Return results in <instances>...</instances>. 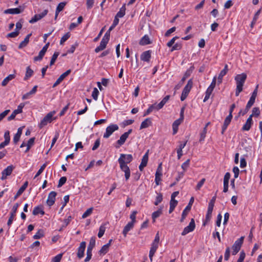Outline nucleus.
I'll use <instances>...</instances> for the list:
<instances>
[{
    "label": "nucleus",
    "instance_id": "obj_1",
    "mask_svg": "<svg viewBox=\"0 0 262 262\" xmlns=\"http://www.w3.org/2000/svg\"><path fill=\"white\" fill-rule=\"evenodd\" d=\"M159 241H160V236H159V232H158L157 233V234H156L154 241H153V242L151 244V248H150V249L149 251V257L150 260L151 261H152V257L158 248V244H159Z\"/></svg>",
    "mask_w": 262,
    "mask_h": 262
},
{
    "label": "nucleus",
    "instance_id": "obj_2",
    "mask_svg": "<svg viewBox=\"0 0 262 262\" xmlns=\"http://www.w3.org/2000/svg\"><path fill=\"white\" fill-rule=\"evenodd\" d=\"M193 85V81L191 79H189L187 82V84L185 86L183 90L181 96V100L184 101L187 98L189 93L190 92Z\"/></svg>",
    "mask_w": 262,
    "mask_h": 262
},
{
    "label": "nucleus",
    "instance_id": "obj_3",
    "mask_svg": "<svg viewBox=\"0 0 262 262\" xmlns=\"http://www.w3.org/2000/svg\"><path fill=\"white\" fill-rule=\"evenodd\" d=\"M118 162L120 165V169L125 173V180L126 181H127L129 179L130 175V171L129 168L127 164H125L124 161L121 159H120V160H118Z\"/></svg>",
    "mask_w": 262,
    "mask_h": 262
},
{
    "label": "nucleus",
    "instance_id": "obj_4",
    "mask_svg": "<svg viewBox=\"0 0 262 262\" xmlns=\"http://www.w3.org/2000/svg\"><path fill=\"white\" fill-rule=\"evenodd\" d=\"M55 114V112H51L47 114V115L41 120L39 124L40 128H42L46 126L48 123H51L53 120V116Z\"/></svg>",
    "mask_w": 262,
    "mask_h": 262
},
{
    "label": "nucleus",
    "instance_id": "obj_5",
    "mask_svg": "<svg viewBox=\"0 0 262 262\" xmlns=\"http://www.w3.org/2000/svg\"><path fill=\"white\" fill-rule=\"evenodd\" d=\"M119 127L118 125L112 124L106 128L105 133L103 135L104 138H108L116 130H118Z\"/></svg>",
    "mask_w": 262,
    "mask_h": 262
},
{
    "label": "nucleus",
    "instance_id": "obj_6",
    "mask_svg": "<svg viewBox=\"0 0 262 262\" xmlns=\"http://www.w3.org/2000/svg\"><path fill=\"white\" fill-rule=\"evenodd\" d=\"M244 238V237L242 236L235 242L234 244L232 246V255H236L239 251L243 243Z\"/></svg>",
    "mask_w": 262,
    "mask_h": 262
},
{
    "label": "nucleus",
    "instance_id": "obj_7",
    "mask_svg": "<svg viewBox=\"0 0 262 262\" xmlns=\"http://www.w3.org/2000/svg\"><path fill=\"white\" fill-rule=\"evenodd\" d=\"M195 227V224L194 220L193 219H192L191 220L189 224V225L184 228L181 234L183 236L186 235L188 233L193 231L194 230Z\"/></svg>",
    "mask_w": 262,
    "mask_h": 262
},
{
    "label": "nucleus",
    "instance_id": "obj_8",
    "mask_svg": "<svg viewBox=\"0 0 262 262\" xmlns=\"http://www.w3.org/2000/svg\"><path fill=\"white\" fill-rule=\"evenodd\" d=\"M25 106V104L23 103H20L17 107L16 110H15L11 115L7 118L8 121H11L14 119L17 114L22 113L23 108Z\"/></svg>",
    "mask_w": 262,
    "mask_h": 262
},
{
    "label": "nucleus",
    "instance_id": "obj_9",
    "mask_svg": "<svg viewBox=\"0 0 262 262\" xmlns=\"http://www.w3.org/2000/svg\"><path fill=\"white\" fill-rule=\"evenodd\" d=\"M191 71L190 70H188L185 73L183 77H182L181 80L179 82L178 84H177L174 87L175 91L178 90L180 89L181 86L183 85L184 81L186 80V78L189 77L191 75Z\"/></svg>",
    "mask_w": 262,
    "mask_h": 262
},
{
    "label": "nucleus",
    "instance_id": "obj_10",
    "mask_svg": "<svg viewBox=\"0 0 262 262\" xmlns=\"http://www.w3.org/2000/svg\"><path fill=\"white\" fill-rule=\"evenodd\" d=\"M14 166L12 165L8 166L6 168L3 170L2 172V177L1 179L4 180L6 179L7 177L10 176L13 170L14 169Z\"/></svg>",
    "mask_w": 262,
    "mask_h": 262
},
{
    "label": "nucleus",
    "instance_id": "obj_11",
    "mask_svg": "<svg viewBox=\"0 0 262 262\" xmlns=\"http://www.w3.org/2000/svg\"><path fill=\"white\" fill-rule=\"evenodd\" d=\"M86 247V242H82L80 244V246L78 248V251L77 253V256L79 258L81 259L84 256V251Z\"/></svg>",
    "mask_w": 262,
    "mask_h": 262
},
{
    "label": "nucleus",
    "instance_id": "obj_12",
    "mask_svg": "<svg viewBox=\"0 0 262 262\" xmlns=\"http://www.w3.org/2000/svg\"><path fill=\"white\" fill-rule=\"evenodd\" d=\"M71 72V70L70 69L67 70L66 72L62 74L59 78L56 80L55 82L53 85V88H55L57 86L58 84L60 83V82L67 76H68Z\"/></svg>",
    "mask_w": 262,
    "mask_h": 262
},
{
    "label": "nucleus",
    "instance_id": "obj_13",
    "mask_svg": "<svg viewBox=\"0 0 262 262\" xmlns=\"http://www.w3.org/2000/svg\"><path fill=\"white\" fill-rule=\"evenodd\" d=\"M57 193L55 191H51L48 195V199L47 200V203L48 206H52L55 201V198Z\"/></svg>",
    "mask_w": 262,
    "mask_h": 262
},
{
    "label": "nucleus",
    "instance_id": "obj_14",
    "mask_svg": "<svg viewBox=\"0 0 262 262\" xmlns=\"http://www.w3.org/2000/svg\"><path fill=\"white\" fill-rule=\"evenodd\" d=\"M120 159L124 161L125 164H127L132 161L133 158L132 155L130 154H121L118 159V160H120Z\"/></svg>",
    "mask_w": 262,
    "mask_h": 262
},
{
    "label": "nucleus",
    "instance_id": "obj_15",
    "mask_svg": "<svg viewBox=\"0 0 262 262\" xmlns=\"http://www.w3.org/2000/svg\"><path fill=\"white\" fill-rule=\"evenodd\" d=\"M230 178V173L228 172H226L224 178V189L223 192H227L228 190L229 180Z\"/></svg>",
    "mask_w": 262,
    "mask_h": 262
},
{
    "label": "nucleus",
    "instance_id": "obj_16",
    "mask_svg": "<svg viewBox=\"0 0 262 262\" xmlns=\"http://www.w3.org/2000/svg\"><path fill=\"white\" fill-rule=\"evenodd\" d=\"M109 40L102 38L100 43L95 50V52L98 53L99 52L103 50L105 48Z\"/></svg>",
    "mask_w": 262,
    "mask_h": 262
},
{
    "label": "nucleus",
    "instance_id": "obj_17",
    "mask_svg": "<svg viewBox=\"0 0 262 262\" xmlns=\"http://www.w3.org/2000/svg\"><path fill=\"white\" fill-rule=\"evenodd\" d=\"M151 51L150 50L143 52L141 55V59L142 61L149 62L151 58Z\"/></svg>",
    "mask_w": 262,
    "mask_h": 262
},
{
    "label": "nucleus",
    "instance_id": "obj_18",
    "mask_svg": "<svg viewBox=\"0 0 262 262\" xmlns=\"http://www.w3.org/2000/svg\"><path fill=\"white\" fill-rule=\"evenodd\" d=\"M258 88V85H257L255 90H254V91L252 93V94L250 98V100H249V101L247 103V104H248L249 105H250L251 106H252L255 102V98L257 96Z\"/></svg>",
    "mask_w": 262,
    "mask_h": 262
},
{
    "label": "nucleus",
    "instance_id": "obj_19",
    "mask_svg": "<svg viewBox=\"0 0 262 262\" xmlns=\"http://www.w3.org/2000/svg\"><path fill=\"white\" fill-rule=\"evenodd\" d=\"M232 118V115H229L225 119L224 124L222 126V134H223L228 126L230 123Z\"/></svg>",
    "mask_w": 262,
    "mask_h": 262
},
{
    "label": "nucleus",
    "instance_id": "obj_20",
    "mask_svg": "<svg viewBox=\"0 0 262 262\" xmlns=\"http://www.w3.org/2000/svg\"><path fill=\"white\" fill-rule=\"evenodd\" d=\"M128 137L126 134H125L124 133L120 137V139L117 141V142H116L117 145H115V147L117 148H119L120 146H121V145H122L123 144H124L126 140L127 139V138Z\"/></svg>",
    "mask_w": 262,
    "mask_h": 262
},
{
    "label": "nucleus",
    "instance_id": "obj_21",
    "mask_svg": "<svg viewBox=\"0 0 262 262\" xmlns=\"http://www.w3.org/2000/svg\"><path fill=\"white\" fill-rule=\"evenodd\" d=\"M252 124V119H251V117H249L247 119L246 123L244 124L242 127V130L245 131L249 130Z\"/></svg>",
    "mask_w": 262,
    "mask_h": 262
},
{
    "label": "nucleus",
    "instance_id": "obj_22",
    "mask_svg": "<svg viewBox=\"0 0 262 262\" xmlns=\"http://www.w3.org/2000/svg\"><path fill=\"white\" fill-rule=\"evenodd\" d=\"M45 211L43 210V207L42 205H39L36 207H35L32 212V214L34 215H37L39 214H40L41 215L45 214Z\"/></svg>",
    "mask_w": 262,
    "mask_h": 262
},
{
    "label": "nucleus",
    "instance_id": "obj_23",
    "mask_svg": "<svg viewBox=\"0 0 262 262\" xmlns=\"http://www.w3.org/2000/svg\"><path fill=\"white\" fill-rule=\"evenodd\" d=\"M246 78V75L245 74L243 73L242 74H239L236 76L235 80L236 81V83L244 84Z\"/></svg>",
    "mask_w": 262,
    "mask_h": 262
},
{
    "label": "nucleus",
    "instance_id": "obj_24",
    "mask_svg": "<svg viewBox=\"0 0 262 262\" xmlns=\"http://www.w3.org/2000/svg\"><path fill=\"white\" fill-rule=\"evenodd\" d=\"M28 185V182L27 181L25 182L23 186L19 189L16 194L14 197V200H16L19 196H20L23 192L25 190Z\"/></svg>",
    "mask_w": 262,
    "mask_h": 262
},
{
    "label": "nucleus",
    "instance_id": "obj_25",
    "mask_svg": "<svg viewBox=\"0 0 262 262\" xmlns=\"http://www.w3.org/2000/svg\"><path fill=\"white\" fill-rule=\"evenodd\" d=\"M23 9H20L19 8L8 9L4 11L5 14H19L23 12Z\"/></svg>",
    "mask_w": 262,
    "mask_h": 262
},
{
    "label": "nucleus",
    "instance_id": "obj_26",
    "mask_svg": "<svg viewBox=\"0 0 262 262\" xmlns=\"http://www.w3.org/2000/svg\"><path fill=\"white\" fill-rule=\"evenodd\" d=\"M228 70V66L227 64H226L225 66L224 69L221 71L219 75L217 82L219 84L222 83L223 77L226 74Z\"/></svg>",
    "mask_w": 262,
    "mask_h": 262
},
{
    "label": "nucleus",
    "instance_id": "obj_27",
    "mask_svg": "<svg viewBox=\"0 0 262 262\" xmlns=\"http://www.w3.org/2000/svg\"><path fill=\"white\" fill-rule=\"evenodd\" d=\"M37 85L34 86L29 92L27 93L26 94H24L23 96L22 99L26 100V99H29L31 95L35 94V93L37 91Z\"/></svg>",
    "mask_w": 262,
    "mask_h": 262
},
{
    "label": "nucleus",
    "instance_id": "obj_28",
    "mask_svg": "<svg viewBox=\"0 0 262 262\" xmlns=\"http://www.w3.org/2000/svg\"><path fill=\"white\" fill-rule=\"evenodd\" d=\"M163 207L160 206L158 210L152 213V222H155L156 219L159 217L162 213Z\"/></svg>",
    "mask_w": 262,
    "mask_h": 262
},
{
    "label": "nucleus",
    "instance_id": "obj_29",
    "mask_svg": "<svg viewBox=\"0 0 262 262\" xmlns=\"http://www.w3.org/2000/svg\"><path fill=\"white\" fill-rule=\"evenodd\" d=\"M134 224L133 222H129L124 227L122 233L125 237L126 236L128 232L134 227Z\"/></svg>",
    "mask_w": 262,
    "mask_h": 262
},
{
    "label": "nucleus",
    "instance_id": "obj_30",
    "mask_svg": "<svg viewBox=\"0 0 262 262\" xmlns=\"http://www.w3.org/2000/svg\"><path fill=\"white\" fill-rule=\"evenodd\" d=\"M139 43L142 46H145L151 43L149 36L147 35H145L141 39Z\"/></svg>",
    "mask_w": 262,
    "mask_h": 262
},
{
    "label": "nucleus",
    "instance_id": "obj_31",
    "mask_svg": "<svg viewBox=\"0 0 262 262\" xmlns=\"http://www.w3.org/2000/svg\"><path fill=\"white\" fill-rule=\"evenodd\" d=\"M151 124V119L149 118H146L145 120H144L141 123L140 127V129L147 128Z\"/></svg>",
    "mask_w": 262,
    "mask_h": 262
},
{
    "label": "nucleus",
    "instance_id": "obj_32",
    "mask_svg": "<svg viewBox=\"0 0 262 262\" xmlns=\"http://www.w3.org/2000/svg\"><path fill=\"white\" fill-rule=\"evenodd\" d=\"M32 34L30 33V34H28L26 37H25V38L24 39V40L23 41H22L19 45L18 46V48L19 49H22L23 48L26 47L27 44L28 43L29 41V38L30 37V36H31Z\"/></svg>",
    "mask_w": 262,
    "mask_h": 262
},
{
    "label": "nucleus",
    "instance_id": "obj_33",
    "mask_svg": "<svg viewBox=\"0 0 262 262\" xmlns=\"http://www.w3.org/2000/svg\"><path fill=\"white\" fill-rule=\"evenodd\" d=\"M15 74H10L3 80L2 82V85L3 86H6L10 80L15 78Z\"/></svg>",
    "mask_w": 262,
    "mask_h": 262
},
{
    "label": "nucleus",
    "instance_id": "obj_34",
    "mask_svg": "<svg viewBox=\"0 0 262 262\" xmlns=\"http://www.w3.org/2000/svg\"><path fill=\"white\" fill-rule=\"evenodd\" d=\"M22 134V129L21 127H19L17 129V132L16 134L14 135L13 137V142L14 144H16L19 141L20 137Z\"/></svg>",
    "mask_w": 262,
    "mask_h": 262
},
{
    "label": "nucleus",
    "instance_id": "obj_35",
    "mask_svg": "<svg viewBox=\"0 0 262 262\" xmlns=\"http://www.w3.org/2000/svg\"><path fill=\"white\" fill-rule=\"evenodd\" d=\"M181 124L180 119H177L174 121L172 124V130L173 134L174 135L178 132V127L179 125Z\"/></svg>",
    "mask_w": 262,
    "mask_h": 262
},
{
    "label": "nucleus",
    "instance_id": "obj_36",
    "mask_svg": "<svg viewBox=\"0 0 262 262\" xmlns=\"http://www.w3.org/2000/svg\"><path fill=\"white\" fill-rule=\"evenodd\" d=\"M95 243H96V237L94 236L90 238L89 244L88 248H87V250L92 251L93 249L95 246Z\"/></svg>",
    "mask_w": 262,
    "mask_h": 262
},
{
    "label": "nucleus",
    "instance_id": "obj_37",
    "mask_svg": "<svg viewBox=\"0 0 262 262\" xmlns=\"http://www.w3.org/2000/svg\"><path fill=\"white\" fill-rule=\"evenodd\" d=\"M125 10H126L125 4H124L122 6V7L120 9V10L118 12V13L116 14V16H117V17H119V18L123 17L125 14Z\"/></svg>",
    "mask_w": 262,
    "mask_h": 262
},
{
    "label": "nucleus",
    "instance_id": "obj_38",
    "mask_svg": "<svg viewBox=\"0 0 262 262\" xmlns=\"http://www.w3.org/2000/svg\"><path fill=\"white\" fill-rule=\"evenodd\" d=\"M190 209L191 208H189V206L186 207L185 209L183 211L182 217L180 220L181 222H183L184 221Z\"/></svg>",
    "mask_w": 262,
    "mask_h": 262
},
{
    "label": "nucleus",
    "instance_id": "obj_39",
    "mask_svg": "<svg viewBox=\"0 0 262 262\" xmlns=\"http://www.w3.org/2000/svg\"><path fill=\"white\" fill-rule=\"evenodd\" d=\"M33 74V71L30 68V67H28L26 69V72L24 77V80H27L29 78L32 76Z\"/></svg>",
    "mask_w": 262,
    "mask_h": 262
},
{
    "label": "nucleus",
    "instance_id": "obj_40",
    "mask_svg": "<svg viewBox=\"0 0 262 262\" xmlns=\"http://www.w3.org/2000/svg\"><path fill=\"white\" fill-rule=\"evenodd\" d=\"M260 110L259 108L257 107H254L252 109V113L250 115L249 117H251V119L253 116L257 117L260 115Z\"/></svg>",
    "mask_w": 262,
    "mask_h": 262
},
{
    "label": "nucleus",
    "instance_id": "obj_41",
    "mask_svg": "<svg viewBox=\"0 0 262 262\" xmlns=\"http://www.w3.org/2000/svg\"><path fill=\"white\" fill-rule=\"evenodd\" d=\"M213 90V89L208 88V89H207V90L205 92V96L203 100L204 102H206L209 99L211 94H212Z\"/></svg>",
    "mask_w": 262,
    "mask_h": 262
},
{
    "label": "nucleus",
    "instance_id": "obj_42",
    "mask_svg": "<svg viewBox=\"0 0 262 262\" xmlns=\"http://www.w3.org/2000/svg\"><path fill=\"white\" fill-rule=\"evenodd\" d=\"M261 8H260L259 10H258L256 12V13L255 14L254 16V17L253 18V20L251 22V27L252 28L253 27V26L255 25L257 18H258V15H259L260 12H261Z\"/></svg>",
    "mask_w": 262,
    "mask_h": 262
},
{
    "label": "nucleus",
    "instance_id": "obj_43",
    "mask_svg": "<svg viewBox=\"0 0 262 262\" xmlns=\"http://www.w3.org/2000/svg\"><path fill=\"white\" fill-rule=\"evenodd\" d=\"M244 84L236 83V89L235 91V96H238L239 93L243 91Z\"/></svg>",
    "mask_w": 262,
    "mask_h": 262
},
{
    "label": "nucleus",
    "instance_id": "obj_44",
    "mask_svg": "<svg viewBox=\"0 0 262 262\" xmlns=\"http://www.w3.org/2000/svg\"><path fill=\"white\" fill-rule=\"evenodd\" d=\"M148 152L149 150H148L147 152L145 154V155L143 156L141 163V164H143L145 165H147L148 160Z\"/></svg>",
    "mask_w": 262,
    "mask_h": 262
},
{
    "label": "nucleus",
    "instance_id": "obj_45",
    "mask_svg": "<svg viewBox=\"0 0 262 262\" xmlns=\"http://www.w3.org/2000/svg\"><path fill=\"white\" fill-rule=\"evenodd\" d=\"M66 2H61L60 3L57 8H56V11H57V13H59L60 12H61V11H62V10L63 9L64 7H65V6L66 5Z\"/></svg>",
    "mask_w": 262,
    "mask_h": 262
},
{
    "label": "nucleus",
    "instance_id": "obj_46",
    "mask_svg": "<svg viewBox=\"0 0 262 262\" xmlns=\"http://www.w3.org/2000/svg\"><path fill=\"white\" fill-rule=\"evenodd\" d=\"M251 107V106H250L247 104L246 108L244 110H241V111L238 113V116H239L240 115H242V116L245 115L246 114H247L248 113V112L249 111Z\"/></svg>",
    "mask_w": 262,
    "mask_h": 262
},
{
    "label": "nucleus",
    "instance_id": "obj_47",
    "mask_svg": "<svg viewBox=\"0 0 262 262\" xmlns=\"http://www.w3.org/2000/svg\"><path fill=\"white\" fill-rule=\"evenodd\" d=\"M43 231L41 229L39 230L33 236L34 239H39L41 237H43Z\"/></svg>",
    "mask_w": 262,
    "mask_h": 262
},
{
    "label": "nucleus",
    "instance_id": "obj_48",
    "mask_svg": "<svg viewBox=\"0 0 262 262\" xmlns=\"http://www.w3.org/2000/svg\"><path fill=\"white\" fill-rule=\"evenodd\" d=\"M93 208L91 207L87 209L82 214V217L85 219L90 215L93 212Z\"/></svg>",
    "mask_w": 262,
    "mask_h": 262
},
{
    "label": "nucleus",
    "instance_id": "obj_49",
    "mask_svg": "<svg viewBox=\"0 0 262 262\" xmlns=\"http://www.w3.org/2000/svg\"><path fill=\"white\" fill-rule=\"evenodd\" d=\"M45 54V53L43 52V51H40L39 52L38 55L34 57V61H37L41 60Z\"/></svg>",
    "mask_w": 262,
    "mask_h": 262
},
{
    "label": "nucleus",
    "instance_id": "obj_50",
    "mask_svg": "<svg viewBox=\"0 0 262 262\" xmlns=\"http://www.w3.org/2000/svg\"><path fill=\"white\" fill-rule=\"evenodd\" d=\"M59 53V52H55L54 54L53 55L52 58H51V61H50V66H51L52 65H53L56 61V60L57 59V57L58 56Z\"/></svg>",
    "mask_w": 262,
    "mask_h": 262
},
{
    "label": "nucleus",
    "instance_id": "obj_51",
    "mask_svg": "<svg viewBox=\"0 0 262 262\" xmlns=\"http://www.w3.org/2000/svg\"><path fill=\"white\" fill-rule=\"evenodd\" d=\"M108 245H103L101 247V249L99 250V253L100 254H106L108 252V249H109Z\"/></svg>",
    "mask_w": 262,
    "mask_h": 262
},
{
    "label": "nucleus",
    "instance_id": "obj_52",
    "mask_svg": "<svg viewBox=\"0 0 262 262\" xmlns=\"http://www.w3.org/2000/svg\"><path fill=\"white\" fill-rule=\"evenodd\" d=\"M163 200V195L161 193H158V195L156 198V201L154 202V204L156 206L158 205Z\"/></svg>",
    "mask_w": 262,
    "mask_h": 262
},
{
    "label": "nucleus",
    "instance_id": "obj_53",
    "mask_svg": "<svg viewBox=\"0 0 262 262\" xmlns=\"http://www.w3.org/2000/svg\"><path fill=\"white\" fill-rule=\"evenodd\" d=\"M206 133H207V129H206V127H204L203 130L200 133V138L199 140L200 142H202L204 140L205 138L206 137Z\"/></svg>",
    "mask_w": 262,
    "mask_h": 262
},
{
    "label": "nucleus",
    "instance_id": "obj_54",
    "mask_svg": "<svg viewBox=\"0 0 262 262\" xmlns=\"http://www.w3.org/2000/svg\"><path fill=\"white\" fill-rule=\"evenodd\" d=\"M70 36V33H67L65 34L61 38L60 41V44L62 45L67 40L69 39Z\"/></svg>",
    "mask_w": 262,
    "mask_h": 262
},
{
    "label": "nucleus",
    "instance_id": "obj_55",
    "mask_svg": "<svg viewBox=\"0 0 262 262\" xmlns=\"http://www.w3.org/2000/svg\"><path fill=\"white\" fill-rule=\"evenodd\" d=\"M62 253L58 254L52 259L51 262H60L62 258Z\"/></svg>",
    "mask_w": 262,
    "mask_h": 262
},
{
    "label": "nucleus",
    "instance_id": "obj_56",
    "mask_svg": "<svg viewBox=\"0 0 262 262\" xmlns=\"http://www.w3.org/2000/svg\"><path fill=\"white\" fill-rule=\"evenodd\" d=\"M46 166H47V163H44L40 167V168H39V169L38 170V171L36 173V175L35 176L34 179L37 178L38 176H39L42 172V171L44 170V169H45Z\"/></svg>",
    "mask_w": 262,
    "mask_h": 262
},
{
    "label": "nucleus",
    "instance_id": "obj_57",
    "mask_svg": "<svg viewBox=\"0 0 262 262\" xmlns=\"http://www.w3.org/2000/svg\"><path fill=\"white\" fill-rule=\"evenodd\" d=\"M105 231V227L104 226H103V225H101L100 227V228H99V232H98V236L99 238H101L104 235Z\"/></svg>",
    "mask_w": 262,
    "mask_h": 262
},
{
    "label": "nucleus",
    "instance_id": "obj_58",
    "mask_svg": "<svg viewBox=\"0 0 262 262\" xmlns=\"http://www.w3.org/2000/svg\"><path fill=\"white\" fill-rule=\"evenodd\" d=\"M99 92L98 89L96 88H95L92 92V96L95 100H97L98 99V96Z\"/></svg>",
    "mask_w": 262,
    "mask_h": 262
},
{
    "label": "nucleus",
    "instance_id": "obj_59",
    "mask_svg": "<svg viewBox=\"0 0 262 262\" xmlns=\"http://www.w3.org/2000/svg\"><path fill=\"white\" fill-rule=\"evenodd\" d=\"M18 206L19 204L18 203H16L13 205L12 210L10 212V215H12V216H15V213L17 211Z\"/></svg>",
    "mask_w": 262,
    "mask_h": 262
},
{
    "label": "nucleus",
    "instance_id": "obj_60",
    "mask_svg": "<svg viewBox=\"0 0 262 262\" xmlns=\"http://www.w3.org/2000/svg\"><path fill=\"white\" fill-rule=\"evenodd\" d=\"M189 163H190V160L188 159L184 163H183L182 164V165H181V167L184 170L183 172H184L185 171H186L187 170V169L188 168V167L189 166Z\"/></svg>",
    "mask_w": 262,
    "mask_h": 262
},
{
    "label": "nucleus",
    "instance_id": "obj_61",
    "mask_svg": "<svg viewBox=\"0 0 262 262\" xmlns=\"http://www.w3.org/2000/svg\"><path fill=\"white\" fill-rule=\"evenodd\" d=\"M78 43L76 42L74 45L71 46L70 49L68 50V53H73L76 49V48L78 47Z\"/></svg>",
    "mask_w": 262,
    "mask_h": 262
},
{
    "label": "nucleus",
    "instance_id": "obj_62",
    "mask_svg": "<svg viewBox=\"0 0 262 262\" xmlns=\"http://www.w3.org/2000/svg\"><path fill=\"white\" fill-rule=\"evenodd\" d=\"M67 181V178L66 177H62L60 178L58 184V187H61L63 185H64Z\"/></svg>",
    "mask_w": 262,
    "mask_h": 262
},
{
    "label": "nucleus",
    "instance_id": "obj_63",
    "mask_svg": "<svg viewBox=\"0 0 262 262\" xmlns=\"http://www.w3.org/2000/svg\"><path fill=\"white\" fill-rule=\"evenodd\" d=\"M182 48V45L181 43H176L173 46L170 50L171 52H173L175 50H179Z\"/></svg>",
    "mask_w": 262,
    "mask_h": 262
},
{
    "label": "nucleus",
    "instance_id": "obj_64",
    "mask_svg": "<svg viewBox=\"0 0 262 262\" xmlns=\"http://www.w3.org/2000/svg\"><path fill=\"white\" fill-rule=\"evenodd\" d=\"M35 141V138L33 137L30 138L28 142L27 145V146L28 147V149H30L31 146L34 144Z\"/></svg>",
    "mask_w": 262,
    "mask_h": 262
}]
</instances>
